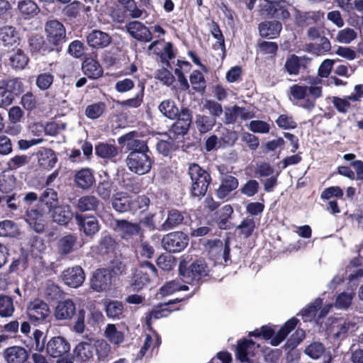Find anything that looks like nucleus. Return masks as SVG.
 I'll use <instances>...</instances> for the list:
<instances>
[{"mask_svg":"<svg viewBox=\"0 0 363 363\" xmlns=\"http://www.w3.org/2000/svg\"><path fill=\"white\" fill-rule=\"evenodd\" d=\"M47 353L52 357H62L70 350L69 342L61 336L52 337L46 345Z\"/></svg>","mask_w":363,"mask_h":363,"instance_id":"6ab92c4d","label":"nucleus"},{"mask_svg":"<svg viewBox=\"0 0 363 363\" xmlns=\"http://www.w3.org/2000/svg\"><path fill=\"white\" fill-rule=\"evenodd\" d=\"M176 121L171 125L169 131L177 140L183 138L189 130L192 123V112L187 107H182Z\"/></svg>","mask_w":363,"mask_h":363,"instance_id":"1a4fd4ad","label":"nucleus"},{"mask_svg":"<svg viewBox=\"0 0 363 363\" xmlns=\"http://www.w3.org/2000/svg\"><path fill=\"white\" fill-rule=\"evenodd\" d=\"M29 62L28 57L20 48L13 50L9 55V64L15 69H23Z\"/></svg>","mask_w":363,"mask_h":363,"instance_id":"ea45409f","label":"nucleus"},{"mask_svg":"<svg viewBox=\"0 0 363 363\" xmlns=\"http://www.w3.org/2000/svg\"><path fill=\"white\" fill-rule=\"evenodd\" d=\"M239 185L238 179L233 175H225L220 180V184L216 191V196L220 199L226 198Z\"/></svg>","mask_w":363,"mask_h":363,"instance_id":"c85d7f7f","label":"nucleus"},{"mask_svg":"<svg viewBox=\"0 0 363 363\" xmlns=\"http://www.w3.org/2000/svg\"><path fill=\"white\" fill-rule=\"evenodd\" d=\"M158 108L164 116L170 120H175L180 113L176 103L172 99L163 100L160 104Z\"/></svg>","mask_w":363,"mask_h":363,"instance_id":"c03bdc74","label":"nucleus"},{"mask_svg":"<svg viewBox=\"0 0 363 363\" xmlns=\"http://www.w3.org/2000/svg\"><path fill=\"white\" fill-rule=\"evenodd\" d=\"M18 9L25 19H30L40 12L37 4L32 0H23L18 2Z\"/></svg>","mask_w":363,"mask_h":363,"instance_id":"a19ab883","label":"nucleus"},{"mask_svg":"<svg viewBox=\"0 0 363 363\" xmlns=\"http://www.w3.org/2000/svg\"><path fill=\"white\" fill-rule=\"evenodd\" d=\"M123 304L119 301H110L106 305V313L108 318L120 319L123 313Z\"/></svg>","mask_w":363,"mask_h":363,"instance_id":"052dcab7","label":"nucleus"},{"mask_svg":"<svg viewBox=\"0 0 363 363\" xmlns=\"http://www.w3.org/2000/svg\"><path fill=\"white\" fill-rule=\"evenodd\" d=\"M0 41L5 47L14 45L20 41L18 33L16 28L6 26L0 28Z\"/></svg>","mask_w":363,"mask_h":363,"instance_id":"c9c22d12","label":"nucleus"},{"mask_svg":"<svg viewBox=\"0 0 363 363\" xmlns=\"http://www.w3.org/2000/svg\"><path fill=\"white\" fill-rule=\"evenodd\" d=\"M138 86L140 87V89L134 97L119 102L122 107L136 108L141 106L145 95V84L140 83Z\"/></svg>","mask_w":363,"mask_h":363,"instance_id":"6e6d98bb","label":"nucleus"},{"mask_svg":"<svg viewBox=\"0 0 363 363\" xmlns=\"http://www.w3.org/2000/svg\"><path fill=\"white\" fill-rule=\"evenodd\" d=\"M126 31L129 35L141 43H150L152 40V33L150 30L142 22L138 21H130L125 25Z\"/></svg>","mask_w":363,"mask_h":363,"instance_id":"2eb2a0df","label":"nucleus"},{"mask_svg":"<svg viewBox=\"0 0 363 363\" xmlns=\"http://www.w3.org/2000/svg\"><path fill=\"white\" fill-rule=\"evenodd\" d=\"M94 352L97 355L99 362H108L112 358L111 347L110 345L104 340L94 341Z\"/></svg>","mask_w":363,"mask_h":363,"instance_id":"37998d69","label":"nucleus"},{"mask_svg":"<svg viewBox=\"0 0 363 363\" xmlns=\"http://www.w3.org/2000/svg\"><path fill=\"white\" fill-rule=\"evenodd\" d=\"M82 69L84 75L91 79H97L104 74V69L97 59L87 57L82 63Z\"/></svg>","mask_w":363,"mask_h":363,"instance_id":"a878e982","label":"nucleus"},{"mask_svg":"<svg viewBox=\"0 0 363 363\" xmlns=\"http://www.w3.org/2000/svg\"><path fill=\"white\" fill-rule=\"evenodd\" d=\"M30 162V157L26 155H17L9 159L7 162V168L9 170H16L28 164Z\"/></svg>","mask_w":363,"mask_h":363,"instance_id":"774afa93","label":"nucleus"},{"mask_svg":"<svg viewBox=\"0 0 363 363\" xmlns=\"http://www.w3.org/2000/svg\"><path fill=\"white\" fill-rule=\"evenodd\" d=\"M264 4L260 5L259 12L262 15L270 18L285 21L288 20L291 14L287 8L281 5L284 0H264Z\"/></svg>","mask_w":363,"mask_h":363,"instance_id":"9d476101","label":"nucleus"},{"mask_svg":"<svg viewBox=\"0 0 363 363\" xmlns=\"http://www.w3.org/2000/svg\"><path fill=\"white\" fill-rule=\"evenodd\" d=\"M189 236L182 231H174L164 235L162 239L163 248L170 253L183 251L189 244Z\"/></svg>","mask_w":363,"mask_h":363,"instance_id":"6e6552de","label":"nucleus"},{"mask_svg":"<svg viewBox=\"0 0 363 363\" xmlns=\"http://www.w3.org/2000/svg\"><path fill=\"white\" fill-rule=\"evenodd\" d=\"M45 33L47 40L57 51H60L67 40L66 29L63 23L56 19L49 20L45 24Z\"/></svg>","mask_w":363,"mask_h":363,"instance_id":"0eeeda50","label":"nucleus"},{"mask_svg":"<svg viewBox=\"0 0 363 363\" xmlns=\"http://www.w3.org/2000/svg\"><path fill=\"white\" fill-rule=\"evenodd\" d=\"M117 242L111 235H103L100 239L99 249L102 254H109L115 251Z\"/></svg>","mask_w":363,"mask_h":363,"instance_id":"4d7b16f0","label":"nucleus"},{"mask_svg":"<svg viewBox=\"0 0 363 363\" xmlns=\"http://www.w3.org/2000/svg\"><path fill=\"white\" fill-rule=\"evenodd\" d=\"M111 42V36L100 30H93L86 35V43L93 49H104L108 47Z\"/></svg>","mask_w":363,"mask_h":363,"instance_id":"4be33fe9","label":"nucleus"},{"mask_svg":"<svg viewBox=\"0 0 363 363\" xmlns=\"http://www.w3.org/2000/svg\"><path fill=\"white\" fill-rule=\"evenodd\" d=\"M50 311L48 305L43 300L35 298L27 306V315L29 320L34 324L46 322Z\"/></svg>","mask_w":363,"mask_h":363,"instance_id":"9b49d317","label":"nucleus"},{"mask_svg":"<svg viewBox=\"0 0 363 363\" xmlns=\"http://www.w3.org/2000/svg\"><path fill=\"white\" fill-rule=\"evenodd\" d=\"M234 213L233 208L230 204H225L220 208L216 211L213 216V221L221 230H229L232 228L230 221Z\"/></svg>","mask_w":363,"mask_h":363,"instance_id":"412c9836","label":"nucleus"},{"mask_svg":"<svg viewBox=\"0 0 363 363\" xmlns=\"http://www.w3.org/2000/svg\"><path fill=\"white\" fill-rule=\"evenodd\" d=\"M93 338H87L79 342L73 351V358L80 363H89L93 360L94 354V345Z\"/></svg>","mask_w":363,"mask_h":363,"instance_id":"dca6fc26","label":"nucleus"},{"mask_svg":"<svg viewBox=\"0 0 363 363\" xmlns=\"http://www.w3.org/2000/svg\"><path fill=\"white\" fill-rule=\"evenodd\" d=\"M99 206V199L93 195L81 196L77 203V208L81 212L96 211Z\"/></svg>","mask_w":363,"mask_h":363,"instance_id":"79ce46f5","label":"nucleus"},{"mask_svg":"<svg viewBox=\"0 0 363 363\" xmlns=\"http://www.w3.org/2000/svg\"><path fill=\"white\" fill-rule=\"evenodd\" d=\"M191 222V217L187 211L170 208L167 211V218L162 224V229L169 230L182 225H189Z\"/></svg>","mask_w":363,"mask_h":363,"instance_id":"f8f14e48","label":"nucleus"},{"mask_svg":"<svg viewBox=\"0 0 363 363\" xmlns=\"http://www.w3.org/2000/svg\"><path fill=\"white\" fill-rule=\"evenodd\" d=\"M54 82V75L51 72L40 73L36 77L35 84L41 91L48 90Z\"/></svg>","mask_w":363,"mask_h":363,"instance_id":"0e129e2a","label":"nucleus"},{"mask_svg":"<svg viewBox=\"0 0 363 363\" xmlns=\"http://www.w3.org/2000/svg\"><path fill=\"white\" fill-rule=\"evenodd\" d=\"M130 213L146 211L150 203L149 197L146 195H140L135 197L130 196Z\"/></svg>","mask_w":363,"mask_h":363,"instance_id":"603ef678","label":"nucleus"},{"mask_svg":"<svg viewBox=\"0 0 363 363\" xmlns=\"http://www.w3.org/2000/svg\"><path fill=\"white\" fill-rule=\"evenodd\" d=\"M308 58L299 57L295 54L289 55L284 64L286 72L290 75H298L301 67L306 68Z\"/></svg>","mask_w":363,"mask_h":363,"instance_id":"7c9ffc66","label":"nucleus"},{"mask_svg":"<svg viewBox=\"0 0 363 363\" xmlns=\"http://www.w3.org/2000/svg\"><path fill=\"white\" fill-rule=\"evenodd\" d=\"M4 357L8 363H24L28 355L23 347L13 346L4 350Z\"/></svg>","mask_w":363,"mask_h":363,"instance_id":"473e14b6","label":"nucleus"},{"mask_svg":"<svg viewBox=\"0 0 363 363\" xmlns=\"http://www.w3.org/2000/svg\"><path fill=\"white\" fill-rule=\"evenodd\" d=\"M140 245L135 250L138 258L151 259L155 255V249L147 241H144L143 238H140Z\"/></svg>","mask_w":363,"mask_h":363,"instance_id":"69168bd1","label":"nucleus"},{"mask_svg":"<svg viewBox=\"0 0 363 363\" xmlns=\"http://www.w3.org/2000/svg\"><path fill=\"white\" fill-rule=\"evenodd\" d=\"M113 188V182L110 179H105L99 182L96 189V193L101 199L108 201L111 198Z\"/></svg>","mask_w":363,"mask_h":363,"instance_id":"bf43d9fd","label":"nucleus"},{"mask_svg":"<svg viewBox=\"0 0 363 363\" xmlns=\"http://www.w3.org/2000/svg\"><path fill=\"white\" fill-rule=\"evenodd\" d=\"M64 291L54 283H48L45 290V296L48 301H60Z\"/></svg>","mask_w":363,"mask_h":363,"instance_id":"e2e57ef3","label":"nucleus"},{"mask_svg":"<svg viewBox=\"0 0 363 363\" xmlns=\"http://www.w3.org/2000/svg\"><path fill=\"white\" fill-rule=\"evenodd\" d=\"M179 274L184 282L197 286L187 297L190 298L199 290V284L201 279L208 274V267L205 260L201 259L191 262L181 259L179 264Z\"/></svg>","mask_w":363,"mask_h":363,"instance_id":"7ed1b4c3","label":"nucleus"},{"mask_svg":"<svg viewBox=\"0 0 363 363\" xmlns=\"http://www.w3.org/2000/svg\"><path fill=\"white\" fill-rule=\"evenodd\" d=\"M298 323H299V320L293 317L288 320L277 333H275V325L269 324L262 325L260 329L250 332L248 335L250 337H262L265 340H270L272 346H278L296 328Z\"/></svg>","mask_w":363,"mask_h":363,"instance_id":"20e7f679","label":"nucleus"},{"mask_svg":"<svg viewBox=\"0 0 363 363\" xmlns=\"http://www.w3.org/2000/svg\"><path fill=\"white\" fill-rule=\"evenodd\" d=\"M182 299H174L169 301L167 303L160 304L154 306L150 311L145 313V324L150 328L152 326V319H160L169 315V314L179 308H172L168 306L179 303Z\"/></svg>","mask_w":363,"mask_h":363,"instance_id":"a211bd4d","label":"nucleus"},{"mask_svg":"<svg viewBox=\"0 0 363 363\" xmlns=\"http://www.w3.org/2000/svg\"><path fill=\"white\" fill-rule=\"evenodd\" d=\"M106 108V104L99 101L88 105L85 109V115L88 118L94 120L103 115Z\"/></svg>","mask_w":363,"mask_h":363,"instance_id":"13d9d810","label":"nucleus"},{"mask_svg":"<svg viewBox=\"0 0 363 363\" xmlns=\"http://www.w3.org/2000/svg\"><path fill=\"white\" fill-rule=\"evenodd\" d=\"M95 154L100 158L115 161L119 151L115 144L99 142L95 145Z\"/></svg>","mask_w":363,"mask_h":363,"instance_id":"c756f323","label":"nucleus"},{"mask_svg":"<svg viewBox=\"0 0 363 363\" xmlns=\"http://www.w3.org/2000/svg\"><path fill=\"white\" fill-rule=\"evenodd\" d=\"M215 123V118L211 116L201 114H198L196 116L195 124L201 134L210 131L214 126Z\"/></svg>","mask_w":363,"mask_h":363,"instance_id":"de8ad7c7","label":"nucleus"},{"mask_svg":"<svg viewBox=\"0 0 363 363\" xmlns=\"http://www.w3.org/2000/svg\"><path fill=\"white\" fill-rule=\"evenodd\" d=\"M324 18V12L321 11L299 13L296 17V23L299 26H305L320 21Z\"/></svg>","mask_w":363,"mask_h":363,"instance_id":"58836bf2","label":"nucleus"},{"mask_svg":"<svg viewBox=\"0 0 363 363\" xmlns=\"http://www.w3.org/2000/svg\"><path fill=\"white\" fill-rule=\"evenodd\" d=\"M162 40H156L152 42L147 48L149 51H153L154 54L160 57V62L167 67H170L169 60L176 57V52L174 50L173 43L167 42L165 43L163 51L157 48V45L162 44Z\"/></svg>","mask_w":363,"mask_h":363,"instance_id":"aec40b11","label":"nucleus"},{"mask_svg":"<svg viewBox=\"0 0 363 363\" xmlns=\"http://www.w3.org/2000/svg\"><path fill=\"white\" fill-rule=\"evenodd\" d=\"M136 135L135 131H130L119 137L118 143L119 145H125L129 152L125 159L128 169L135 174L144 175L150 172L154 159L147 141L135 139Z\"/></svg>","mask_w":363,"mask_h":363,"instance_id":"f03ea898","label":"nucleus"},{"mask_svg":"<svg viewBox=\"0 0 363 363\" xmlns=\"http://www.w3.org/2000/svg\"><path fill=\"white\" fill-rule=\"evenodd\" d=\"M188 174L191 180V195L193 197L205 196L212 181L211 174L196 163H191Z\"/></svg>","mask_w":363,"mask_h":363,"instance_id":"39448f33","label":"nucleus"},{"mask_svg":"<svg viewBox=\"0 0 363 363\" xmlns=\"http://www.w3.org/2000/svg\"><path fill=\"white\" fill-rule=\"evenodd\" d=\"M5 87L11 94L12 101L24 91V85L18 78L2 80Z\"/></svg>","mask_w":363,"mask_h":363,"instance_id":"864d4df0","label":"nucleus"},{"mask_svg":"<svg viewBox=\"0 0 363 363\" xmlns=\"http://www.w3.org/2000/svg\"><path fill=\"white\" fill-rule=\"evenodd\" d=\"M15 311L13 299L11 296L4 294L0 295V317L10 318Z\"/></svg>","mask_w":363,"mask_h":363,"instance_id":"49530a36","label":"nucleus"},{"mask_svg":"<svg viewBox=\"0 0 363 363\" xmlns=\"http://www.w3.org/2000/svg\"><path fill=\"white\" fill-rule=\"evenodd\" d=\"M50 215L54 222L60 225H67L72 218L73 213L69 206L58 205Z\"/></svg>","mask_w":363,"mask_h":363,"instance_id":"e433bc0d","label":"nucleus"},{"mask_svg":"<svg viewBox=\"0 0 363 363\" xmlns=\"http://www.w3.org/2000/svg\"><path fill=\"white\" fill-rule=\"evenodd\" d=\"M62 279L66 285L77 288L84 281L85 273L80 266L68 268L63 271Z\"/></svg>","mask_w":363,"mask_h":363,"instance_id":"b1692460","label":"nucleus"},{"mask_svg":"<svg viewBox=\"0 0 363 363\" xmlns=\"http://www.w3.org/2000/svg\"><path fill=\"white\" fill-rule=\"evenodd\" d=\"M29 46L32 52H36L45 55L54 50L55 48L41 35H35L29 39Z\"/></svg>","mask_w":363,"mask_h":363,"instance_id":"cd10ccee","label":"nucleus"},{"mask_svg":"<svg viewBox=\"0 0 363 363\" xmlns=\"http://www.w3.org/2000/svg\"><path fill=\"white\" fill-rule=\"evenodd\" d=\"M130 196L123 192L113 194L111 200L113 208L119 213L130 212Z\"/></svg>","mask_w":363,"mask_h":363,"instance_id":"f704fd0d","label":"nucleus"},{"mask_svg":"<svg viewBox=\"0 0 363 363\" xmlns=\"http://www.w3.org/2000/svg\"><path fill=\"white\" fill-rule=\"evenodd\" d=\"M115 228L121 239L128 241L134 236L140 235V238H144L143 230L140 223H133L125 219L115 220Z\"/></svg>","mask_w":363,"mask_h":363,"instance_id":"ddd939ff","label":"nucleus"},{"mask_svg":"<svg viewBox=\"0 0 363 363\" xmlns=\"http://www.w3.org/2000/svg\"><path fill=\"white\" fill-rule=\"evenodd\" d=\"M105 335L106 338L114 345H119L124 340L123 333L118 330L116 325L113 324L107 325Z\"/></svg>","mask_w":363,"mask_h":363,"instance_id":"680f3d73","label":"nucleus"},{"mask_svg":"<svg viewBox=\"0 0 363 363\" xmlns=\"http://www.w3.org/2000/svg\"><path fill=\"white\" fill-rule=\"evenodd\" d=\"M282 24L277 20L264 21L258 24L259 35L262 38L276 39L279 37Z\"/></svg>","mask_w":363,"mask_h":363,"instance_id":"5701e85b","label":"nucleus"},{"mask_svg":"<svg viewBox=\"0 0 363 363\" xmlns=\"http://www.w3.org/2000/svg\"><path fill=\"white\" fill-rule=\"evenodd\" d=\"M16 186V178L9 171L0 173V191L4 194L11 193Z\"/></svg>","mask_w":363,"mask_h":363,"instance_id":"a18cd8bd","label":"nucleus"},{"mask_svg":"<svg viewBox=\"0 0 363 363\" xmlns=\"http://www.w3.org/2000/svg\"><path fill=\"white\" fill-rule=\"evenodd\" d=\"M58 205V194L52 188L45 189L40 196L35 192H28L23 198L24 220L33 231L43 233L45 228L44 216L50 214Z\"/></svg>","mask_w":363,"mask_h":363,"instance_id":"f257e3e1","label":"nucleus"},{"mask_svg":"<svg viewBox=\"0 0 363 363\" xmlns=\"http://www.w3.org/2000/svg\"><path fill=\"white\" fill-rule=\"evenodd\" d=\"M112 279L108 269L99 268L90 279V288L96 292H104L111 289Z\"/></svg>","mask_w":363,"mask_h":363,"instance_id":"4468645a","label":"nucleus"},{"mask_svg":"<svg viewBox=\"0 0 363 363\" xmlns=\"http://www.w3.org/2000/svg\"><path fill=\"white\" fill-rule=\"evenodd\" d=\"M57 157L54 150L43 148L38 152V164L43 169H50L55 167Z\"/></svg>","mask_w":363,"mask_h":363,"instance_id":"4c0bfd02","label":"nucleus"},{"mask_svg":"<svg viewBox=\"0 0 363 363\" xmlns=\"http://www.w3.org/2000/svg\"><path fill=\"white\" fill-rule=\"evenodd\" d=\"M255 342L252 340L243 338L238 341L235 357L242 363L249 362L251 350L255 349Z\"/></svg>","mask_w":363,"mask_h":363,"instance_id":"2f4dec72","label":"nucleus"},{"mask_svg":"<svg viewBox=\"0 0 363 363\" xmlns=\"http://www.w3.org/2000/svg\"><path fill=\"white\" fill-rule=\"evenodd\" d=\"M74 218L79 230L87 237L93 238L100 230L99 221L94 216H86L77 213Z\"/></svg>","mask_w":363,"mask_h":363,"instance_id":"f3484780","label":"nucleus"},{"mask_svg":"<svg viewBox=\"0 0 363 363\" xmlns=\"http://www.w3.org/2000/svg\"><path fill=\"white\" fill-rule=\"evenodd\" d=\"M75 314L76 305L70 298L58 301L54 311V316L58 320H70Z\"/></svg>","mask_w":363,"mask_h":363,"instance_id":"393cba45","label":"nucleus"},{"mask_svg":"<svg viewBox=\"0 0 363 363\" xmlns=\"http://www.w3.org/2000/svg\"><path fill=\"white\" fill-rule=\"evenodd\" d=\"M210 32L213 37L217 40L216 43L213 45V48L215 50L220 48L225 53V37L220 28L219 24L215 21H212L210 24Z\"/></svg>","mask_w":363,"mask_h":363,"instance_id":"09e8293b","label":"nucleus"},{"mask_svg":"<svg viewBox=\"0 0 363 363\" xmlns=\"http://www.w3.org/2000/svg\"><path fill=\"white\" fill-rule=\"evenodd\" d=\"M192 89L199 93H204L206 88V81L202 72L199 70H194L189 77Z\"/></svg>","mask_w":363,"mask_h":363,"instance_id":"8fccbe9b","label":"nucleus"},{"mask_svg":"<svg viewBox=\"0 0 363 363\" xmlns=\"http://www.w3.org/2000/svg\"><path fill=\"white\" fill-rule=\"evenodd\" d=\"M256 228L255 222L253 218L247 217L243 219L237 228L240 230V234H242L245 238L250 237Z\"/></svg>","mask_w":363,"mask_h":363,"instance_id":"338daca9","label":"nucleus"},{"mask_svg":"<svg viewBox=\"0 0 363 363\" xmlns=\"http://www.w3.org/2000/svg\"><path fill=\"white\" fill-rule=\"evenodd\" d=\"M74 181L78 188L89 189L95 182L93 170L89 168H82L75 172Z\"/></svg>","mask_w":363,"mask_h":363,"instance_id":"bb28decb","label":"nucleus"},{"mask_svg":"<svg viewBox=\"0 0 363 363\" xmlns=\"http://www.w3.org/2000/svg\"><path fill=\"white\" fill-rule=\"evenodd\" d=\"M121 186L126 191L135 194H139L143 189L142 179L133 176L123 177Z\"/></svg>","mask_w":363,"mask_h":363,"instance_id":"3c124183","label":"nucleus"},{"mask_svg":"<svg viewBox=\"0 0 363 363\" xmlns=\"http://www.w3.org/2000/svg\"><path fill=\"white\" fill-rule=\"evenodd\" d=\"M323 305V299L317 298L313 303L301 311V315L305 322L313 320L317 315L318 310Z\"/></svg>","mask_w":363,"mask_h":363,"instance_id":"5fc2aeb1","label":"nucleus"},{"mask_svg":"<svg viewBox=\"0 0 363 363\" xmlns=\"http://www.w3.org/2000/svg\"><path fill=\"white\" fill-rule=\"evenodd\" d=\"M77 241V236L72 234H68L62 237L57 244L58 254L62 257H65L74 252Z\"/></svg>","mask_w":363,"mask_h":363,"instance_id":"72a5a7b5","label":"nucleus"},{"mask_svg":"<svg viewBox=\"0 0 363 363\" xmlns=\"http://www.w3.org/2000/svg\"><path fill=\"white\" fill-rule=\"evenodd\" d=\"M157 277L155 266L149 261H143L135 269L131 279V286L133 290L139 291L150 283L153 278Z\"/></svg>","mask_w":363,"mask_h":363,"instance_id":"423d86ee","label":"nucleus"}]
</instances>
